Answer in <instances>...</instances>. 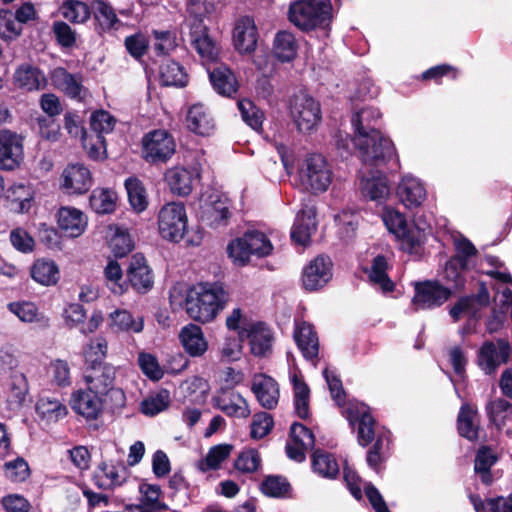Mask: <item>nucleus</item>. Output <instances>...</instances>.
I'll list each match as a JSON object with an SVG mask.
<instances>
[{
	"label": "nucleus",
	"instance_id": "nucleus-6",
	"mask_svg": "<svg viewBox=\"0 0 512 512\" xmlns=\"http://www.w3.org/2000/svg\"><path fill=\"white\" fill-rule=\"evenodd\" d=\"M187 221L186 209L182 203H167L158 212V232L164 240L178 243L185 235Z\"/></svg>",
	"mask_w": 512,
	"mask_h": 512
},
{
	"label": "nucleus",
	"instance_id": "nucleus-31",
	"mask_svg": "<svg viewBox=\"0 0 512 512\" xmlns=\"http://www.w3.org/2000/svg\"><path fill=\"white\" fill-rule=\"evenodd\" d=\"M186 121L188 129L201 136H208L215 129V122L211 112L200 103L194 104L189 108Z\"/></svg>",
	"mask_w": 512,
	"mask_h": 512
},
{
	"label": "nucleus",
	"instance_id": "nucleus-63",
	"mask_svg": "<svg viewBox=\"0 0 512 512\" xmlns=\"http://www.w3.org/2000/svg\"><path fill=\"white\" fill-rule=\"evenodd\" d=\"M244 235L255 256L266 257L272 253L273 245L264 233L252 231Z\"/></svg>",
	"mask_w": 512,
	"mask_h": 512
},
{
	"label": "nucleus",
	"instance_id": "nucleus-8",
	"mask_svg": "<svg viewBox=\"0 0 512 512\" xmlns=\"http://www.w3.org/2000/svg\"><path fill=\"white\" fill-rule=\"evenodd\" d=\"M291 116L298 130L309 132L313 130L321 120L320 105L311 96L300 93L291 101Z\"/></svg>",
	"mask_w": 512,
	"mask_h": 512
},
{
	"label": "nucleus",
	"instance_id": "nucleus-1",
	"mask_svg": "<svg viewBox=\"0 0 512 512\" xmlns=\"http://www.w3.org/2000/svg\"><path fill=\"white\" fill-rule=\"evenodd\" d=\"M226 302L224 289L215 283H200L187 291L185 310L189 317L200 323L215 319Z\"/></svg>",
	"mask_w": 512,
	"mask_h": 512
},
{
	"label": "nucleus",
	"instance_id": "nucleus-5",
	"mask_svg": "<svg viewBox=\"0 0 512 512\" xmlns=\"http://www.w3.org/2000/svg\"><path fill=\"white\" fill-rule=\"evenodd\" d=\"M298 180L301 187L312 193L328 190L333 172L327 160L320 154H310L299 164Z\"/></svg>",
	"mask_w": 512,
	"mask_h": 512
},
{
	"label": "nucleus",
	"instance_id": "nucleus-52",
	"mask_svg": "<svg viewBox=\"0 0 512 512\" xmlns=\"http://www.w3.org/2000/svg\"><path fill=\"white\" fill-rule=\"evenodd\" d=\"M125 188L133 210L136 212L144 211L148 206V199L142 182L136 177H129L125 180Z\"/></svg>",
	"mask_w": 512,
	"mask_h": 512
},
{
	"label": "nucleus",
	"instance_id": "nucleus-15",
	"mask_svg": "<svg viewBox=\"0 0 512 512\" xmlns=\"http://www.w3.org/2000/svg\"><path fill=\"white\" fill-rule=\"evenodd\" d=\"M399 201L407 208L414 209L422 206L427 198L424 183L412 174L402 175L396 189Z\"/></svg>",
	"mask_w": 512,
	"mask_h": 512
},
{
	"label": "nucleus",
	"instance_id": "nucleus-26",
	"mask_svg": "<svg viewBox=\"0 0 512 512\" xmlns=\"http://www.w3.org/2000/svg\"><path fill=\"white\" fill-rule=\"evenodd\" d=\"M190 44L196 50L204 64L215 62L220 53L219 46L208 35L204 25L197 24L196 28L189 31Z\"/></svg>",
	"mask_w": 512,
	"mask_h": 512
},
{
	"label": "nucleus",
	"instance_id": "nucleus-21",
	"mask_svg": "<svg viewBox=\"0 0 512 512\" xmlns=\"http://www.w3.org/2000/svg\"><path fill=\"white\" fill-rule=\"evenodd\" d=\"M315 439L313 433L304 425L294 423L290 429V441L287 443L286 451L289 458L302 462L305 454L314 447Z\"/></svg>",
	"mask_w": 512,
	"mask_h": 512
},
{
	"label": "nucleus",
	"instance_id": "nucleus-43",
	"mask_svg": "<svg viewBox=\"0 0 512 512\" xmlns=\"http://www.w3.org/2000/svg\"><path fill=\"white\" fill-rule=\"evenodd\" d=\"M233 446L230 444H219L211 447L206 456L198 461L197 468L202 472L217 470L221 464L230 456Z\"/></svg>",
	"mask_w": 512,
	"mask_h": 512
},
{
	"label": "nucleus",
	"instance_id": "nucleus-19",
	"mask_svg": "<svg viewBox=\"0 0 512 512\" xmlns=\"http://www.w3.org/2000/svg\"><path fill=\"white\" fill-rule=\"evenodd\" d=\"M199 176L200 171L197 167L175 166L166 171L165 181L173 194L187 196L192 192Z\"/></svg>",
	"mask_w": 512,
	"mask_h": 512
},
{
	"label": "nucleus",
	"instance_id": "nucleus-45",
	"mask_svg": "<svg viewBox=\"0 0 512 512\" xmlns=\"http://www.w3.org/2000/svg\"><path fill=\"white\" fill-rule=\"evenodd\" d=\"M32 278L45 286L54 285L58 282L60 274L58 266L51 260H37L31 269Z\"/></svg>",
	"mask_w": 512,
	"mask_h": 512
},
{
	"label": "nucleus",
	"instance_id": "nucleus-56",
	"mask_svg": "<svg viewBox=\"0 0 512 512\" xmlns=\"http://www.w3.org/2000/svg\"><path fill=\"white\" fill-rule=\"evenodd\" d=\"M243 121L255 131H260L263 123V112L250 100L243 99L237 103Z\"/></svg>",
	"mask_w": 512,
	"mask_h": 512
},
{
	"label": "nucleus",
	"instance_id": "nucleus-14",
	"mask_svg": "<svg viewBox=\"0 0 512 512\" xmlns=\"http://www.w3.org/2000/svg\"><path fill=\"white\" fill-rule=\"evenodd\" d=\"M23 159L22 138L7 129L0 130V169L13 170Z\"/></svg>",
	"mask_w": 512,
	"mask_h": 512
},
{
	"label": "nucleus",
	"instance_id": "nucleus-49",
	"mask_svg": "<svg viewBox=\"0 0 512 512\" xmlns=\"http://www.w3.org/2000/svg\"><path fill=\"white\" fill-rule=\"evenodd\" d=\"M369 280L383 292H390L394 288L393 282L387 276V261L384 256L378 255L373 259L368 270Z\"/></svg>",
	"mask_w": 512,
	"mask_h": 512
},
{
	"label": "nucleus",
	"instance_id": "nucleus-22",
	"mask_svg": "<svg viewBox=\"0 0 512 512\" xmlns=\"http://www.w3.org/2000/svg\"><path fill=\"white\" fill-rule=\"evenodd\" d=\"M127 277L131 286L138 293H147L154 284V275L148 266L146 259L141 254L132 256L127 271Z\"/></svg>",
	"mask_w": 512,
	"mask_h": 512
},
{
	"label": "nucleus",
	"instance_id": "nucleus-48",
	"mask_svg": "<svg viewBox=\"0 0 512 512\" xmlns=\"http://www.w3.org/2000/svg\"><path fill=\"white\" fill-rule=\"evenodd\" d=\"M230 212L225 202L217 200L202 206L201 218L211 227L225 225Z\"/></svg>",
	"mask_w": 512,
	"mask_h": 512
},
{
	"label": "nucleus",
	"instance_id": "nucleus-42",
	"mask_svg": "<svg viewBox=\"0 0 512 512\" xmlns=\"http://www.w3.org/2000/svg\"><path fill=\"white\" fill-rule=\"evenodd\" d=\"M458 431L462 437L474 441L478 437L477 410L463 404L458 414Z\"/></svg>",
	"mask_w": 512,
	"mask_h": 512
},
{
	"label": "nucleus",
	"instance_id": "nucleus-2",
	"mask_svg": "<svg viewBox=\"0 0 512 512\" xmlns=\"http://www.w3.org/2000/svg\"><path fill=\"white\" fill-rule=\"evenodd\" d=\"M382 221L387 230L400 242L404 251L413 253L426 238V223L408 225L403 213L391 206H385L381 212Z\"/></svg>",
	"mask_w": 512,
	"mask_h": 512
},
{
	"label": "nucleus",
	"instance_id": "nucleus-51",
	"mask_svg": "<svg viewBox=\"0 0 512 512\" xmlns=\"http://www.w3.org/2000/svg\"><path fill=\"white\" fill-rule=\"evenodd\" d=\"M294 389V407L296 414L306 419L309 416V394L310 390L303 380L296 374L291 375Z\"/></svg>",
	"mask_w": 512,
	"mask_h": 512
},
{
	"label": "nucleus",
	"instance_id": "nucleus-44",
	"mask_svg": "<svg viewBox=\"0 0 512 512\" xmlns=\"http://www.w3.org/2000/svg\"><path fill=\"white\" fill-rule=\"evenodd\" d=\"M485 408L490 422L498 429H501L512 418V403L503 398L490 400Z\"/></svg>",
	"mask_w": 512,
	"mask_h": 512
},
{
	"label": "nucleus",
	"instance_id": "nucleus-53",
	"mask_svg": "<svg viewBox=\"0 0 512 512\" xmlns=\"http://www.w3.org/2000/svg\"><path fill=\"white\" fill-rule=\"evenodd\" d=\"M229 258L236 266H245L250 262L251 256H255L245 235L233 239L227 246Z\"/></svg>",
	"mask_w": 512,
	"mask_h": 512
},
{
	"label": "nucleus",
	"instance_id": "nucleus-7",
	"mask_svg": "<svg viewBox=\"0 0 512 512\" xmlns=\"http://www.w3.org/2000/svg\"><path fill=\"white\" fill-rule=\"evenodd\" d=\"M176 151L173 136L165 130H154L142 139V154L150 163H165Z\"/></svg>",
	"mask_w": 512,
	"mask_h": 512
},
{
	"label": "nucleus",
	"instance_id": "nucleus-33",
	"mask_svg": "<svg viewBox=\"0 0 512 512\" xmlns=\"http://www.w3.org/2000/svg\"><path fill=\"white\" fill-rule=\"evenodd\" d=\"M108 326L114 333H140L144 328V320L128 310L117 309L109 314Z\"/></svg>",
	"mask_w": 512,
	"mask_h": 512
},
{
	"label": "nucleus",
	"instance_id": "nucleus-3",
	"mask_svg": "<svg viewBox=\"0 0 512 512\" xmlns=\"http://www.w3.org/2000/svg\"><path fill=\"white\" fill-rule=\"evenodd\" d=\"M331 11L329 0H297L289 5L288 19L298 29L310 31L328 25Z\"/></svg>",
	"mask_w": 512,
	"mask_h": 512
},
{
	"label": "nucleus",
	"instance_id": "nucleus-55",
	"mask_svg": "<svg viewBox=\"0 0 512 512\" xmlns=\"http://www.w3.org/2000/svg\"><path fill=\"white\" fill-rule=\"evenodd\" d=\"M476 512H512V494L508 498L499 497L482 501L476 496L470 497Z\"/></svg>",
	"mask_w": 512,
	"mask_h": 512
},
{
	"label": "nucleus",
	"instance_id": "nucleus-24",
	"mask_svg": "<svg viewBox=\"0 0 512 512\" xmlns=\"http://www.w3.org/2000/svg\"><path fill=\"white\" fill-rule=\"evenodd\" d=\"M317 228L316 210L313 205L305 204L297 214L291 230L292 240L302 246H307Z\"/></svg>",
	"mask_w": 512,
	"mask_h": 512
},
{
	"label": "nucleus",
	"instance_id": "nucleus-16",
	"mask_svg": "<svg viewBox=\"0 0 512 512\" xmlns=\"http://www.w3.org/2000/svg\"><path fill=\"white\" fill-rule=\"evenodd\" d=\"M362 196L370 201L382 203L390 195V185L385 174L376 171L362 172L359 180Z\"/></svg>",
	"mask_w": 512,
	"mask_h": 512
},
{
	"label": "nucleus",
	"instance_id": "nucleus-38",
	"mask_svg": "<svg viewBox=\"0 0 512 512\" xmlns=\"http://www.w3.org/2000/svg\"><path fill=\"white\" fill-rule=\"evenodd\" d=\"M159 78L165 86L183 87L187 83V74L184 68L171 59H165L160 65Z\"/></svg>",
	"mask_w": 512,
	"mask_h": 512
},
{
	"label": "nucleus",
	"instance_id": "nucleus-23",
	"mask_svg": "<svg viewBox=\"0 0 512 512\" xmlns=\"http://www.w3.org/2000/svg\"><path fill=\"white\" fill-rule=\"evenodd\" d=\"M258 42V31L255 22L250 17L237 21L233 32V44L236 51L242 55L252 54Z\"/></svg>",
	"mask_w": 512,
	"mask_h": 512
},
{
	"label": "nucleus",
	"instance_id": "nucleus-40",
	"mask_svg": "<svg viewBox=\"0 0 512 512\" xmlns=\"http://www.w3.org/2000/svg\"><path fill=\"white\" fill-rule=\"evenodd\" d=\"M489 301V294L485 288L477 298H461L450 310V315L454 321H458L463 316L474 317L477 312V305H485Z\"/></svg>",
	"mask_w": 512,
	"mask_h": 512
},
{
	"label": "nucleus",
	"instance_id": "nucleus-11",
	"mask_svg": "<svg viewBox=\"0 0 512 512\" xmlns=\"http://www.w3.org/2000/svg\"><path fill=\"white\" fill-rule=\"evenodd\" d=\"M83 377L87 388L104 396L114 386L116 368L106 362L94 363L86 367Z\"/></svg>",
	"mask_w": 512,
	"mask_h": 512
},
{
	"label": "nucleus",
	"instance_id": "nucleus-25",
	"mask_svg": "<svg viewBox=\"0 0 512 512\" xmlns=\"http://www.w3.org/2000/svg\"><path fill=\"white\" fill-rule=\"evenodd\" d=\"M179 342L190 357H202L208 350L209 344L202 328L189 323L183 326L178 334Z\"/></svg>",
	"mask_w": 512,
	"mask_h": 512
},
{
	"label": "nucleus",
	"instance_id": "nucleus-54",
	"mask_svg": "<svg viewBox=\"0 0 512 512\" xmlns=\"http://www.w3.org/2000/svg\"><path fill=\"white\" fill-rule=\"evenodd\" d=\"M170 394L167 390H161L156 394L145 398L140 404V410L147 416H155L168 408Z\"/></svg>",
	"mask_w": 512,
	"mask_h": 512
},
{
	"label": "nucleus",
	"instance_id": "nucleus-62",
	"mask_svg": "<svg viewBox=\"0 0 512 512\" xmlns=\"http://www.w3.org/2000/svg\"><path fill=\"white\" fill-rule=\"evenodd\" d=\"M28 387L23 375H15L9 385L7 401L13 408H18L24 402Z\"/></svg>",
	"mask_w": 512,
	"mask_h": 512
},
{
	"label": "nucleus",
	"instance_id": "nucleus-32",
	"mask_svg": "<svg viewBox=\"0 0 512 512\" xmlns=\"http://www.w3.org/2000/svg\"><path fill=\"white\" fill-rule=\"evenodd\" d=\"M14 84L26 91L42 90L47 85L44 73L37 67L29 64L19 66L13 75Z\"/></svg>",
	"mask_w": 512,
	"mask_h": 512
},
{
	"label": "nucleus",
	"instance_id": "nucleus-18",
	"mask_svg": "<svg viewBox=\"0 0 512 512\" xmlns=\"http://www.w3.org/2000/svg\"><path fill=\"white\" fill-rule=\"evenodd\" d=\"M510 345L500 339L496 343L485 342L478 354V365L486 374H492L510 355Z\"/></svg>",
	"mask_w": 512,
	"mask_h": 512
},
{
	"label": "nucleus",
	"instance_id": "nucleus-50",
	"mask_svg": "<svg viewBox=\"0 0 512 512\" xmlns=\"http://www.w3.org/2000/svg\"><path fill=\"white\" fill-rule=\"evenodd\" d=\"M9 310L19 320L26 323H40L43 326L49 325V319L38 311V308L31 302H18L9 304Z\"/></svg>",
	"mask_w": 512,
	"mask_h": 512
},
{
	"label": "nucleus",
	"instance_id": "nucleus-20",
	"mask_svg": "<svg viewBox=\"0 0 512 512\" xmlns=\"http://www.w3.org/2000/svg\"><path fill=\"white\" fill-rule=\"evenodd\" d=\"M57 224L64 236L77 238L85 232L88 218L81 210L65 206L57 212Z\"/></svg>",
	"mask_w": 512,
	"mask_h": 512
},
{
	"label": "nucleus",
	"instance_id": "nucleus-36",
	"mask_svg": "<svg viewBox=\"0 0 512 512\" xmlns=\"http://www.w3.org/2000/svg\"><path fill=\"white\" fill-rule=\"evenodd\" d=\"M298 42L294 34L282 30L276 33L273 40L272 52L274 57L281 62H291L298 52Z\"/></svg>",
	"mask_w": 512,
	"mask_h": 512
},
{
	"label": "nucleus",
	"instance_id": "nucleus-39",
	"mask_svg": "<svg viewBox=\"0 0 512 512\" xmlns=\"http://www.w3.org/2000/svg\"><path fill=\"white\" fill-rule=\"evenodd\" d=\"M117 199V194L112 189L96 188L90 195L89 203L95 213L109 214L114 212Z\"/></svg>",
	"mask_w": 512,
	"mask_h": 512
},
{
	"label": "nucleus",
	"instance_id": "nucleus-37",
	"mask_svg": "<svg viewBox=\"0 0 512 512\" xmlns=\"http://www.w3.org/2000/svg\"><path fill=\"white\" fill-rule=\"evenodd\" d=\"M209 79L214 90L223 96L231 97L238 90V81L227 66H219L209 72Z\"/></svg>",
	"mask_w": 512,
	"mask_h": 512
},
{
	"label": "nucleus",
	"instance_id": "nucleus-13",
	"mask_svg": "<svg viewBox=\"0 0 512 512\" xmlns=\"http://www.w3.org/2000/svg\"><path fill=\"white\" fill-rule=\"evenodd\" d=\"M69 403L72 410L86 420L98 419L103 411L102 395L89 388L73 391Z\"/></svg>",
	"mask_w": 512,
	"mask_h": 512
},
{
	"label": "nucleus",
	"instance_id": "nucleus-28",
	"mask_svg": "<svg viewBox=\"0 0 512 512\" xmlns=\"http://www.w3.org/2000/svg\"><path fill=\"white\" fill-rule=\"evenodd\" d=\"M381 117L382 113L373 105H364L356 109L351 118L355 132L354 137L363 136L365 138L374 132H380L376 125L381 120Z\"/></svg>",
	"mask_w": 512,
	"mask_h": 512
},
{
	"label": "nucleus",
	"instance_id": "nucleus-58",
	"mask_svg": "<svg viewBox=\"0 0 512 512\" xmlns=\"http://www.w3.org/2000/svg\"><path fill=\"white\" fill-rule=\"evenodd\" d=\"M3 471L5 478L14 483L23 482L30 475L28 463L22 457L7 461L3 466Z\"/></svg>",
	"mask_w": 512,
	"mask_h": 512
},
{
	"label": "nucleus",
	"instance_id": "nucleus-47",
	"mask_svg": "<svg viewBox=\"0 0 512 512\" xmlns=\"http://www.w3.org/2000/svg\"><path fill=\"white\" fill-rule=\"evenodd\" d=\"M497 460L498 457L491 448L483 446L477 451L474 469L486 485L491 484L493 481L490 469Z\"/></svg>",
	"mask_w": 512,
	"mask_h": 512
},
{
	"label": "nucleus",
	"instance_id": "nucleus-57",
	"mask_svg": "<svg viewBox=\"0 0 512 512\" xmlns=\"http://www.w3.org/2000/svg\"><path fill=\"white\" fill-rule=\"evenodd\" d=\"M114 234L110 237L109 246L116 257H124L133 249V241L129 233L120 227L111 228Z\"/></svg>",
	"mask_w": 512,
	"mask_h": 512
},
{
	"label": "nucleus",
	"instance_id": "nucleus-35",
	"mask_svg": "<svg viewBox=\"0 0 512 512\" xmlns=\"http://www.w3.org/2000/svg\"><path fill=\"white\" fill-rule=\"evenodd\" d=\"M294 339L306 359H314L318 355V337L309 323L296 324Z\"/></svg>",
	"mask_w": 512,
	"mask_h": 512
},
{
	"label": "nucleus",
	"instance_id": "nucleus-17",
	"mask_svg": "<svg viewBox=\"0 0 512 512\" xmlns=\"http://www.w3.org/2000/svg\"><path fill=\"white\" fill-rule=\"evenodd\" d=\"M450 290L437 282L418 283L412 304L415 309H429L442 305L450 296Z\"/></svg>",
	"mask_w": 512,
	"mask_h": 512
},
{
	"label": "nucleus",
	"instance_id": "nucleus-46",
	"mask_svg": "<svg viewBox=\"0 0 512 512\" xmlns=\"http://www.w3.org/2000/svg\"><path fill=\"white\" fill-rule=\"evenodd\" d=\"M38 415L48 422H57L68 414L67 407L59 400L42 397L36 404Z\"/></svg>",
	"mask_w": 512,
	"mask_h": 512
},
{
	"label": "nucleus",
	"instance_id": "nucleus-61",
	"mask_svg": "<svg viewBox=\"0 0 512 512\" xmlns=\"http://www.w3.org/2000/svg\"><path fill=\"white\" fill-rule=\"evenodd\" d=\"M22 26L10 10H0V37L6 40L20 35Z\"/></svg>",
	"mask_w": 512,
	"mask_h": 512
},
{
	"label": "nucleus",
	"instance_id": "nucleus-12",
	"mask_svg": "<svg viewBox=\"0 0 512 512\" xmlns=\"http://www.w3.org/2000/svg\"><path fill=\"white\" fill-rule=\"evenodd\" d=\"M332 266L330 258L322 255L310 261L302 274L305 290L315 291L323 288L332 279Z\"/></svg>",
	"mask_w": 512,
	"mask_h": 512
},
{
	"label": "nucleus",
	"instance_id": "nucleus-4",
	"mask_svg": "<svg viewBox=\"0 0 512 512\" xmlns=\"http://www.w3.org/2000/svg\"><path fill=\"white\" fill-rule=\"evenodd\" d=\"M354 144L365 166L378 169L392 161H399L393 141L381 132H374L365 138L354 137Z\"/></svg>",
	"mask_w": 512,
	"mask_h": 512
},
{
	"label": "nucleus",
	"instance_id": "nucleus-10",
	"mask_svg": "<svg viewBox=\"0 0 512 512\" xmlns=\"http://www.w3.org/2000/svg\"><path fill=\"white\" fill-rule=\"evenodd\" d=\"M345 413L350 425H358L357 436L361 446H367L371 443L376 434L377 437L381 435L376 431L375 421L365 404L350 402Z\"/></svg>",
	"mask_w": 512,
	"mask_h": 512
},
{
	"label": "nucleus",
	"instance_id": "nucleus-41",
	"mask_svg": "<svg viewBox=\"0 0 512 512\" xmlns=\"http://www.w3.org/2000/svg\"><path fill=\"white\" fill-rule=\"evenodd\" d=\"M312 469L319 476L334 479L339 474V465L335 457L323 450H316L312 455Z\"/></svg>",
	"mask_w": 512,
	"mask_h": 512
},
{
	"label": "nucleus",
	"instance_id": "nucleus-60",
	"mask_svg": "<svg viewBox=\"0 0 512 512\" xmlns=\"http://www.w3.org/2000/svg\"><path fill=\"white\" fill-rule=\"evenodd\" d=\"M100 487L114 488L120 486L125 480V469L112 464L103 463L100 466Z\"/></svg>",
	"mask_w": 512,
	"mask_h": 512
},
{
	"label": "nucleus",
	"instance_id": "nucleus-27",
	"mask_svg": "<svg viewBox=\"0 0 512 512\" xmlns=\"http://www.w3.org/2000/svg\"><path fill=\"white\" fill-rule=\"evenodd\" d=\"M244 339H247L250 351L257 357L266 356L271 352L273 334L269 327L263 322L256 321L246 328Z\"/></svg>",
	"mask_w": 512,
	"mask_h": 512
},
{
	"label": "nucleus",
	"instance_id": "nucleus-34",
	"mask_svg": "<svg viewBox=\"0 0 512 512\" xmlns=\"http://www.w3.org/2000/svg\"><path fill=\"white\" fill-rule=\"evenodd\" d=\"M216 406L228 416L246 418L250 415L247 401L234 391L222 389L215 398Z\"/></svg>",
	"mask_w": 512,
	"mask_h": 512
},
{
	"label": "nucleus",
	"instance_id": "nucleus-9",
	"mask_svg": "<svg viewBox=\"0 0 512 512\" xmlns=\"http://www.w3.org/2000/svg\"><path fill=\"white\" fill-rule=\"evenodd\" d=\"M93 185L91 171L81 163L67 165L59 178V188L66 195H82Z\"/></svg>",
	"mask_w": 512,
	"mask_h": 512
},
{
	"label": "nucleus",
	"instance_id": "nucleus-59",
	"mask_svg": "<svg viewBox=\"0 0 512 512\" xmlns=\"http://www.w3.org/2000/svg\"><path fill=\"white\" fill-rule=\"evenodd\" d=\"M63 17L74 23H84L90 17L88 5L81 1H67L61 8Z\"/></svg>",
	"mask_w": 512,
	"mask_h": 512
},
{
	"label": "nucleus",
	"instance_id": "nucleus-30",
	"mask_svg": "<svg viewBox=\"0 0 512 512\" xmlns=\"http://www.w3.org/2000/svg\"><path fill=\"white\" fill-rule=\"evenodd\" d=\"M55 88L64 92L70 98L82 99L86 91L82 86V79L78 75L70 74L62 67L55 68L50 75Z\"/></svg>",
	"mask_w": 512,
	"mask_h": 512
},
{
	"label": "nucleus",
	"instance_id": "nucleus-64",
	"mask_svg": "<svg viewBox=\"0 0 512 512\" xmlns=\"http://www.w3.org/2000/svg\"><path fill=\"white\" fill-rule=\"evenodd\" d=\"M108 344L102 337L91 340L83 349V355L87 365L103 362L107 354Z\"/></svg>",
	"mask_w": 512,
	"mask_h": 512
},
{
	"label": "nucleus",
	"instance_id": "nucleus-29",
	"mask_svg": "<svg viewBox=\"0 0 512 512\" xmlns=\"http://www.w3.org/2000/svg\"><path fill=\"white\" fill-rule=\"evenodd\" d=\"M252 391L258 402L266 409L276 407L279 400V387L270 376L257 374L253 378Z\"/></svg>",
	"mask_w": 512,
	"mask_h": 512
}]
</instances>
